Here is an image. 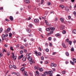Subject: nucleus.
Here are the masks:
<instances>
[{
	"mask_svg": "<svg viewBox=\"0 0 76 76\" xmlns=\"http://www.w3.org/2000/svg\"><path fill=\"white\" fill-rule=\"evenodd\" d=\"M26 66V64H24L22 65V66Z\"/></svg>",
	"mask_w": 76,
	"mask_h": 76,
	"instance_id": "64",
	"label": "nucleus"
},
{
	"mask_svg": "<svg viewBox=\"0 0 76 76\" xmlns=\"http://www.w3.org/2000/svg\"><path fill=\"white\" fill-rule=\"evenodd\" d=\"M12 34L11 33H10L9 34V37L10 38L12 37Z\"/></svg>",
	"mask_w": 76,
	"mask_h": 76,
	"instance_id": "16",
	"label": "nucleus"
},
{
	"mask_svg": "<svg viewBox=\"0 0 76 76\" xmlns=\"http://www.w3.org/2000/svg\"><path fill=\"white\" fill-rule=\"evenodd\" d=\"M35 54H36L37 56H41V53L39 52L38 53V52L37 51H35Z\"/></svg>",
	"mask_w": 76,
	"mask_h": 76,
	"instance_id": "4",
	"label": "nucleus"
},
{
	"mask_svg": "<svg viewBox=\"0 0 76 76\" xmlns=\"http://www.w3.org/2000/svg\"><path fill=\"white\" fill-rule=\"evenodd\" d=\"M66 72V71H64L62 72V73L63 74H65V73Z\"/></svg>",
	"mask_w": 76,
	"mask_h": 76,
	"instance_id": "39",
	"label": "nucleus"
},
{
	"mask_svg": "<svg viewBox=\"0 0 76 76\" xmlns=\"http://www.w3.org/2000/svg\"><path fill=\"white\" fill-rule=\"evenodd\" d=\"M56 52H53L52 53V55H53V56H54V55L56 54Z\"/></svg>",
	"mask_w": 76,
	"mask_h": 76,
	"instance_id": "50",
	"label": "nucleus"
},
{
	"mask_svg": "<svg viewBox=\"0 0 76 76\" xmlns=\"http://www.w3.org/2000/svg\"><path fill=\"white\" fill-rule=\"evenodd\" d=\"M12 74L13 75V74H15V75H16V73L15 72H13L12 73Z\"/></svg>",
	"mask_w": 76,
	"mask_h": 76,
	"instance_id": "47",
	"label": "nucleus"
},
{
	"mask_svg": "<svg viewBox=\"0 0 76 76\" xmlns=\"http://www.w3.org/2000/svg\"><path fill=\"white\" fill-rule=\"evenodd\" d=\"M3 56V54L2 53H0V58Z\"/></svg>",
	"mask_w": 76,
	"mask_h": 76,
	"instance_id": "41",
	"label": "nucleus"
},
{
	"mask_svg": "<svg viewBox=\"0 0 76 76\" xmlns=\"http://www.w3.org/2000/svg\"><path fill=\"white\" fill-rule=\"evenodd\" d=\"M12 67H13V68H14V69H16V67L15 65H13L12 66Z\"/></svg>",
	"mask_w": 76,
	"mask_h": 76,
	"instance_id": "43",
	"label": "nucleus"
},
{
	"mask_svg": "<svg viewBox=\"0 0 76 76\" xmlns=\"http://www.w3.org/2000/svg\"><path fill=\"white\" fill-rule=\"evenodd\" d=\"M12 57H14L15 56V54H14V53H12Z\"/></svg>",
	"mask_w": 76,
	"mask_h": 76,
	"instance_id": "61",
	"label": "nucleus"
},
{
	"mask_svg": "<svg viewBox=\"0 0 76 76\" xmlns=\"http://www.w3.org/2000/svg\"><path fill=\"white\" fill-rule=\"evenodd\" d=\"M41 60H44V57L43 56H42L41 57Z\"/></svg>",
	"mask_w": 76,
	"mask_h": 76,
	"instance_id": "46",
	"label": "nucleus"
},
{
	"mask_svg": "<svg viewBox=\"0 0 76 76\" xmlns=\"http://www.w3.org/2000/svg\"><path fill=\"white\" fill-rule=\"evenodd\" d=\"M11 30V29L10 28H7V31H4V32H9Z\"/></svg>",
	"mask_w": 76,
	"mask_h": 76,
	"instance_id": "9",
	"label": "nucleus"
},
{
	"mask_svg": "<svg viewBox=\"0 0 76 76\" xmlns=\"http://www.w3.org/2000/svg\"><path fill=\"white\" fill-rule=\"evenodd\" d=\"M10 20H13V18L12 16H10Z\"/></svg>",
	"mask_w": 76,
	"mask_h": 76,
	"instance_id": "13",
	"label": "nucleus"
},
{
	"mask_svg": "<svg viewBox=\"0 0 76 76\" xmlns=\"http://www.w3.org/2000/svg\"><path fill=\"white\" fill-rule=\"evenodd\" d=\"M68 44H69L70 45H72V41H70L68 42Z\"/></svg>",
	"mask_w": 76,
	"mask_h": 76,
	"instance_id": "24",
	"label": "nucleus"
},
{
	"mask_svg": "<svg viewBox=\"0 0 76 76\" xmlns=\"http://www.w3.org/2000/svg\"><path fill=\"white\" fill-rule=\"evenodd\" d=\"M16 75H17V76H19V75H20V74L19 72H17L16 73Z\"/></svg>",
	"mask_w": 76,
	"mask_h": 76,
	"instance_id": "26",
	"label": "nucleus"
},
{
	"mask_svg": "<svg viewBox=\"0 0 76 76\" xmlns=\"http://www.w3.org/2000/svg\"><path fill=\"white\" fill-rule=\"evenodd\" d=\"M24 1L25 3L27 4L29 3H30L29 0H24Z\"/></svg>",
	"mask_w": 76,
	"mask_h": 76,
	"instance_id": "6",
	"label": "nucleus"
},
{
	"mask_svg": "<svg viewBox=\"0 0 76 76\" xmlns=\"http://www.w3.org/2000/svg\"><path fill=\"white\" fill-rule=\"evenodd\" d=\"M70 63L72 64V65H74V62L72 61H70Z\"/></svg>",
	"mask_w": 76,
	"mask_h": 76,
	"instance_id": "38",
	"label": "nucleus"
},
{
	"mask_svg": "<svg viewBox=\"0 0 76 76\" xmlns=\"http://www.w3.org/2000/svg\"><path fill=\"white\" fill-rule=\"evenodd\" d=\"M5 39L6 41H7V42L8 41V38H5Z\"/></svg>",
	"mask_w": 76,
	"mask_h": 76,
	"instance_id": "56",
	"label": "nucleus"
},
{
	"mask_svg": "<svg viewBox=\"0 0 76 76\" xmlns=\"http://www.w3.org/2000/svg\"><path fill=\"white\" fill-rule=\"evenodd\" d=\"M31 19V18L30 17H29L28 19V20H29Z\"/></svg>",
	"mask_w": 76,
	"mask_h": 76,
	"instance_id": "55",
	"label": "nucleus"
},
{
	"mask_svg": "<svg viewBox=\"0 0 76 76\" xmlns=\"http://www.w3.org/2000/svg\"><path fill=\"white\" fill-rule=\"evenodd\" d=\"M9 67L10 69H12V65H10V66H9Z\"/></svg>",
	"mask_w": 76,
	"mask_h": 76,
	"instance_id": "51",
	"label": "nucleus"
},
{
	"mask_svg": "<svg viewBox=\"0 0 76 76\" xmlns=\"http://www.w3.org/2000/svg\"><path fill=\"white\" fill-rule=\"evenodd\" d=\"M23 50H21L20 52V53L21 54H23Z\"/></svg>",
	"mask_w": 76,
	"mask_h": 76,
	"instance_id": "42",
	"label": "nucleus"
},
{
	"mask_svg": "<svg viewBox=\"0 0 76 76\" xmlns=\"http://www.w3.org/2000/svg\"><path fill=\"white\" fill-rule=\"evenodd\" d=\"M66 33V31L64 30H63L62 31V34H65Z\"/></svg>",
	"mask_w": 76,
	"mask_h": 76,
	"instance_id": "28",
	"label": "nucleus"
},
{
	"mask_svg": "<svg viewBox=\"0 0 76 76\" xmlns=\"http://www.w3.org/2000/svg\"><path fill=\"white\" fill-rule=\"evenodd\" d=\"M56 37H59L60 36V35L59 34V33H58L56 34Z\"/></svg>",
	"mask_w": 76,
	"mask_h": 76,
	"instance_id": "33",
	"label": "nucleus"
},
{
	"mask_svg": "<svg viewBox=\"0 0 76 76\" xmlns=\"http://www.w3.org/2000/svg\"><path fill=\"white\" fill-rule=\"evenodd\" d=\"M48 75L50 74V76H53V71H49L48 72Z\"/></svg>",
	"mask_w": 76,
	"mask_h": 76,
	"instance_id": "3",
	"label": "nucleus"
},
{
	"mask_svg": "<svg viewBox=\"0 0 76 76\" xmlns=\"http://www.w3.org/2000/svg\"><path fill=\"white\" fill-rule=\"evenodd\" d=\"M25 69V67H23L21 69V71H23Z\"/></svg>",
	"mask_w": 76,
	"mask_h": 76,
	"instance_id": "30",
	"label": "nucleus"
},
{
	"mask_svg": "<svg viewBox=\"0 0 76 76\" xmlns=\"http://www.w3.org/2000/svg\"><path fill=\"white\" fill-rule=\"evenodd\" d=\"M34 21L35 23H38L39 22V20L38 19H36L34 20Z\"/></svg>",
	"mask_w": 76,
	"mask_h": 76,
	"instance_id": "7",
	"label": "nucleus"
},
{
	"mask_svg": "<svg viewBox=\"0 0 76 76\" xmlns=\"http://www.w3.org/2000/svg\"><path fill=\"white\" fill-rule=\"evenodd\" d=\"M45 64H48V62L47 61H45Z\"/></svg>",
	"mask_w": 76,
	"mask_h": 76,
	"instance_id": "62",
	"label": "nucleus"
},
{
	"mask_svg": "<svg viewBox=\"0 0 76 76\" xmlns=\"http://www.w3.org/2000/svg\"><path fill=\"white\" fill-rule=\"evenodd\" d=\"M50 66L51 67H53L54 66V63H52L50 65Z\"/></svg>",
	"mask_w": 76,
	"mask_h": 76,
	"instance_id": "35",
	"label": "nucleus"
},
{
	"mask_svg": "<svg viewBox=\"0 0 76 76\" xmlns=\"http://www.w3.org/2000/svg\"><path fill=\"white\" fill-rule=\"evenodd\" d=\"M39 71L40 72H42L43 71V69H42V68H41L39 69Z\"/></svg>",
	"mask_w": 76,
	"mask_h": 76,
	"instance_id": "20",
	"label": "nucleus"
},
{
	"mask_svg": "<svg viewBox=\"0 0 76 76\" xmlns=\"http://www.w3.org/2000/svg\"><path fill=\"white\" fill-rule=\"evenodd\" d=\"M2 31H3V28H0V32H1H1H2Z\"/></svg>",
	"mask_w": 76,
	"mask_h": 76,
	"instance_id": "44",
	"label": "nucleus"
},
{
	"mask_svg": "<svg viewBox=\"0 0 76 76\" xmlns=\"http://www.w3.org/2000/svg\"><path fill=\"white\" fill-rule=\"evenodd\" d=\"M20 48H21V49H22L23 50L24 49V48H23V46H21Z\"/></svg>",
	"mask_w": 76,
	"mask_h": 76,
	"instance_id": "59",
	"label": "nucleus"
},
{
	"mask_svg": "<svg viewBox=\"0 0 76 76\" xmlns=\"http://www.w3.org/2000/svg\"><path fill=\"white\" fill-rule=\"evenodd\" d=\"M65 26H62L61 27V29L62 30H63V29H64L65 28Z\"/></svg>",
	"mask_w": 76,
	"mask_h": 76,
	"instance_id": "15",
	"label": "nucleus"
},
{
	"mask_svg": "<svg viewBox=\"0 0 76 76\" xmlns=\"http://www.w3.org/2000/svg\"><path fill=\"white\" fill-rule=\"evenodd\" d=\"M48 40L49 41H51V37H49V38H48Z\"/></svg>",
	"mask_w": 76,
	"mask_h": 76,
	"instance_id": "40",
	"label": "nucleus"
},
{
	"mask_svg": "<svg viewBox=\"0 0 76 76\" xmlns=\"http://www.w3.org/2000/svg\"><path fill=\"white\" fill-rule=\"evenodd\" d=\"M32 26H33V25H32V24H30L29 25V26H30V27L31 28H32Z\"/></svg>",
	"mask_w": 76,
	"mask_h": 76,
	"instance_id": "36",
	"label": "nucleus"
},
{
	"mask_svg": "<svg viewBox=\"0 0 76 76\" xmlns=\"http://www.w3.org/2000/svg\"><path fill=\"white\" fill-rule=\"evenodd\" d=\"M53 32H54V31H50V33H48V35H51V34H53Z\"/></svg>",
	"mask_w": 76,
	"mask_h": 76,
	"instance_id": "11",
	"label": "nucleus"
},
{
	"mask_svg": "<svg viewBox=\"0 0 76 76\" xmlns=\"http://www.w3.org/2000/svg\"><path fill=\"white\" fill-rule=\"evenodd\" d=\"M6 39V36H5V34H3L2 35V41L3 42L4 41V40Z\"/></svg>",
	"mask_w": 76,
	"mask_h": 76,
	"instance_id": "2",
	"label": "nucleus"
},
{
	"mask_svg": "<svg viewBox=\"0 0 76 76\" xmlns=\"http://www.w3.org/2000/svg\"><path fill=\"white\" fill-rule=\"evenodd\" d=\"M68 18L69 19L71 18V17L70 15L68 16Z\"/></svg>",
	"mask_w": 76,
	"mask_h": 76,
	"instance_id": "60",
	"label": "nucleus"
},
{
	"mask_svg": "<svg viewBox=\"0 0 76 76\" xmlns=\"http://www.w3.org/2000/svg\"><path fill=\"white\" fill-rule=\"evenodd\" d=\"M60 20L62 22H64V19L62 18H60Z\"/></svg>",
	"mask_w": 76,
	"mask_h": 76,
	"instance_id": "18",
	"label": "nucleus"
},
{
	"mask_svg": "<svg viewBox=\"0 0 76 76\" xmlns=\"http://www.w3.org/2000/svg\"><path fill=\"white\" fill-rule=\"evenodd\" d=\"M71 51H72V52H73V51H75V49H74V48H72L71 50Z\"/></svg>",
	"mask_w": 76,
	"mask_h": 76,
	"instance_id": "25",
	"label": "nucleus"
},
{
	"mask_svg": "<svg viewBox=\"0 0 76 76\" xmlns=\"http://www.w3.org/2000/svg\"><path fill=\"white\" fill-rule=\"evenodd\" d=\"M39 50H40V51H42V50L41 49V48L40 47H39Z\"/></svg>",
	"mask_w": 76,
	"mask_h": 76,
	"instance_id": "58",
	"label": "nucleus"
},
{
	"mask_svg": "<svg viewBox=\"0 0 76 76\" xmlns=\"http://www.w3.org/2000/svg\"><path fill=\"white\" fill-rule=\"evenodd\" d=\"M65 54L66 56H69V53L68 52H66Z\"/></svg>",
	"mask_w": 76,
	"mask_h": 76,
	"instance_id": "17",
	"label": "nucleus"
},
{
	"mask_svg": "<svg viewBox=\"0 0 76 76\" xmlns=\"http://www.w3.org/2000/svg\"><path fill=\"white\" fill-rule=\"evenodd\" d=\"M51 4V3H50V1H49L48 2V6H50Z\"/></svg>",
	"mask_w": 76,
	"mask_h": 76,
	"instance_id": "29",
	"label": "nucleus"
},
{
	"mask_svg": "<svg viewBox=\"0 0 76 76\" xmlns=\"http://www.w3.org/2000/svg\"><path fill=\"white\" fill-rule=\"evenodd\" d=\"M61 45L64 48H66L67 47H66V44L65 43H64V42H62L61 43Z\"/></svg>",
	"mask_w": 76,
	"mask_h": 76,
	"instance_id": "5",
	"label": "nucleus"
},
{
	"mask_svg": "<svg viewBox=\"0 0 76 76\" xmlns=\"http://www.w3.org/2000/svg\"><path fill=\"white\" fill-rule=\"evenodd\" d=\"M20 58H22L20 56H19V57H18V59H19V60H20Z\"/></svg>",
	"mask_w": 76,
	"mask_h": 76,
	"instance_id": "53",
	"label": "nucleus"
},
{
	"mask_svg": "<svg viewBox=\"0 0 76 76\" xmlns=\"http://www.w3.org/2000/svg\"><path fill=\"white\" fill-rule=\"evenodd\" d=\"M27 59H28L29 61H30V64H32L33 63V60H32V57H31V56H30Z\"/></svg>",
	"mask_w": 76,
	"mask_h": 76,
	"instance_id": "1",
	"label": "nucleus"
},
{
	"mask_svg": "<svg viewBox=\"0 0 76 76\" xmlns=\"http://www.w3.org/2000/svg\"><path fill=\"white\" fill-rule=\"evenodd\" d=\"M52 45H53L52 43H50L49 46H50V47H52Z\"/></svg>",
	"mask_w": 76,
	"mask_h": 76,
	"instance_id": "52",
	"label": "nucleus"
},
{
	"mask_svg": "<svg viewBox=\"0 0 76 76\" xmlns=\"http://www.w3.org/2000/svg\"><path fill=\"white\" fill-rule=\"evenodd\" d=\"M73 13L74 16H76V11H74V12H73Z\"/></svg>",
	"mask_w": 76,
	"mask_h": 76,
	"instance_id": "31",
	"label": "nucleus"
},
{
	"mask_svg": "<svg viewBox=\"0 0 76 76\" xmlns=\"http://www.w3.org/2000/svg\"><path fill=\"white\" fill-rule=\"evenodd\" d=\"M73 62L74 63H76V59L75 58H73L72 59Z\"/></svg>",
	"mask_w": 76,
	"mask_h": 76,
	"instance_id": "23",
	"label": "nucleus"
},
{
	"mask_svg": "<svg viewBox=\"0 0 76 76\" xmlns=\"http://www.w3.org/2000/svg\"><path fill=\"white\" fill-rule=\"evenodd\" d=\"M45 51L46 52H48L49 51V49L48 48H46L45 50Z\"/></svg>",
	"mask_w": 76,
	"mask_h": 76,
	"instance_id": "37",
	"label": "nucleus"
},
{
	"mask_svg": "<svg viewBox=\"0 0 76 76\" xmlns=\"http://www.w3.org/2000/svg\"><path fill=\"white\" fill-rule=\"evenodd\" d=\"M36 73V74H37V75H39V72H38V71H36L35 72Z\"/></svg>",
	"mask_w": 76,
	"mask_h": 76,
	"instance_id": "45",
	"label": "nucleus"
},
{
	"mask_svg": "<svg viewBox=\"0 0 76 76\" xmlns=\"http://www.w3.org/2000/svg\"><path fill=\"white\" fill-rule=\"evenodd\" d=\"M24 51L25 52V53H27V51L26 50H24Z\"/></svg>",
	"mask_w": 76,
	"mask_h": 76,
	"instance_id": "63",
	"label": "nucleus"
},
{
	"mask_svg": "<svg viewBox=\"0 0 76 76\" xmlns=\"http://www.w3.org/2000/svg\"><path fill=\"white\" fill-rule=\"evenodd\" d=\"M65 10H66V11H69V9H65Z\"/></svg>",
	"mask_w": 76,
	"mask_h": 76,
	"instance_id": "54",
	"label": "nucleus"
},
{
	"mask_svg": "<svg viewBox=\"0 0 76 76\" xmlns=\"http://www.w3.org/2000/svg\"><path fill=\"white\" fill-rule=\"evenodd\" d=\"M23 60L24 61H26V57H23Z\"/></svg>",
	"mask_w": 76,
	"mask_h": 76,
	"instance_id": "19",
	"label": "nucleus"
},
{
	"mask_svg": "<svg viewBox=\"0 0 76 76\" xmlns=\"http://www.w3.org/2000/svg\"><path fill=\"white\" fill-rule=\"evenodd\" d=\"M72 33L73 34H76V29L73 30Z\"/></svg>",
	"mask_w": 76,
	"mask_h": 76,
	"instance_id": "12",
	"label": "nucleus"
},
{
	"mask_svg": "<svg viewBox=\"0 0 76 76\" xmlns=\"http://www.w3.org/2000/svg\"><path fill=\"white\" fill-rule=\"evenodd\" d=\"M10 50H12L13 51V47H11L10 48Z\"/></svg>",
	"mask_w": 76,
	"mask_h": 76,
	"instance_id": "49",
	"label": "nucleus"
},
{
	"mask_svg": "<svg viewBox=\"0 0 76 76\" xmlns=\"http://www.w3.org/2000/svg\"><path fill=\"white\" fill-rule=\"evenodd\" d=\"M66 42H69V39H67L66 40Z\"/></svg>",
	"mask_w": 76,
	"mask_h": 76,
	"instance_id": "48",
	"label": "nucleus"
},
{
	"mask_svg": "<svg viewBox=\"0 0 76 76\" xmlns=\"http://www.w3.org/2000/svg\"><path fill=\"white\" fill-rule=\"evenodd\" d=\"M53 66H54L55 67H56L57 66V65L56 64H54Z\"/></svg>",
	"mask_w": 76,
	"mask_h": 76,
	"instance_id": "57",
	"label": "nucleus"
},
{
	"mask_svg": "<svg viewBox=\"0 0 76 76\" xmlns=\"http://www.w3.org/2000/svg\"><path fill=\"white\" fill-rule=\"evenodd\" d=\"M30 56H29V54L28 53H27L26 54V58H27V59H28V58H29L30 57Z\"/></svg>",
	"mask_w": 76,
	"mask_h": 76,
	"instance_id": "10",
	"label": "nucleus"
},
{
	"mask_svg": "<svg viewBox=\"0 0 76 76\" xmlns=\"http://www.w3.org/2000/svg\"><path fill=\"white\" fill-rule=\"evenodd\" d=\"M48 71H45L44 73V75L45 76H46L47 75H48Z\"/></svg>",
	"mask_w": 76,
	"mask_h": 76,
	"instance_id": "8",
	"label": "nucleus"
},
{
	"mask_svg": "<svg viewBox=\"0 0 76 76\" xmlns=\"http://www.w3.org/2000/svg\"><path fill=\"white\" fill-rule=\"evenodd\" d=\"M12 58H13L14 60H16V56H13V57H12Z\"/></svg>",
	"mask_w": 76,
	"mask_h": 76,
	"instance_id": "32",
	"label": "nucleus"
},
{
	"mask_svg": "<svg viewBox=\"0 0 76 76\" xmlns=\"http://www.w3.org/2000/svg\"><path fill=\"white\" fill-rule=\"evenodd\" d=\"M34 69L35 70H37V69H38V66H35Z\"/></svg>",
	"mask_w": 76,
	"mask_h": 76,
	"instance_id": "34",
	"label": "nucleus"
},
{
	"mask_svg": "<svg viewBox=\"0 0 76 76\" xmlns=\"http://www.w3.org/2000/svg\"><path fill=\"white\" fill-rule=\"evenodd\" d=\"M27 31L28 32V33H30L31 32V30H29V29H27Z\"/></svg>",
	"mask_w": 76,
	"mask_h": 76,
	"instance_id": "27",
	"label": "nucleus"
},
{
	"mask_svg": "<svg viewBox=\"0 0 76 76\" xmlns=\"http://www.w3.org/2000/svg\"><path fill=\"white\" fill-rule=\"evenodd\" d=\"M50 29H51V30L54 31V30H55V29H56V28L54 27H50Z\"/></svg>",
	"mask_w": 76,
	"mask_h": 76,
	"instance_id": "14",
	"label": "nucleus"
},
{
	"mask_svg": "<svg viewBox=\"0 0 76 76\" xmlns=\"http://www.w3.org/2000/svg\"><path fill=\"white\" fill-rule=\"evenodd\" d=\"M46 31H49L50 30V28H47L46 29Z\"/></svg>",
	"mask_w": 76,
	"mask_h": 76,
	"instance_id": "22",
	"label": "nucleus"
},
{
	"mask_svg": "<svg viewBox=\"0 0 76 76\" xmlns=\"http://www.w3.org/2000/svg\"><path fill=\"white\" fill-rule=\"evenodd\" d=\"M64 6L63 5H60L59 6V7H61V8H62L63 9H64Z\"/></svg>",
	"mask_w": 76,
	"mask_h": 76,
	"instance_id": "21",
	"label": "nucleus"
}]
</instances>
